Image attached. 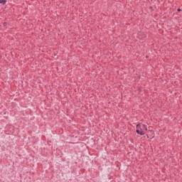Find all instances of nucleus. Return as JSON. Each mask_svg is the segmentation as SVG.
Segmentation results:
<instances>
[{"label": "nucleus", "mask_w": 182, "mask_h": 182, "mask_svg": "<svg viewBox=\"0 0 182 182\" xmlns=\"http://www.w3.org/2000/svg\"><path fill=\"white\" fill-rule=\"evenodd\" d=\"M136 134H139V136H144L146 134L145 132H147V125L144 124H137L136 126Z\"/></svg>", "instance_id": "nucleus-1"}, {"label": "nucleus", "mask_w": 182, "mask_h": 182, "mask_svg": "<svg viewBox=\"0 0 182 182\" xmlns=\"http://www.w3.org/2000/svg\"><path fill=\"white\" fill-rule=\"evenodd\" d=\"M148 132L150 133L149 136H151V139H154V131L149 130Z\"/></svg>", "instance_id": "nucleus-2"}, {"label": "nucleus", "mask_w": 182, "mask_h": 182, "mask_svg": "<svg viewBox=\"0 0 182 182\" xmlns=\"http://www.w3.org/2000/svg\"><path fill=\"white\" fill-rule=\"evenodd\" d=\"M0 4L1 5H6V0H0Z\"/></svg>", "instance_id": "nucleus-3"}, {"label": "nucleus", "mask_w": 182, "mask_h": 182, "mask_svg": "<svg viewBox=\"0 0 182 182\" xmlns=\"http://www.w3.org/2000/svg\"><path fill=\"white\" fill-rule=\"evenodd\" d=\"M6 25H8V23H6V22L3 23V26H6Z\"/></svg>", "instance_id": "nucleus-4"}, {"label": "nucleus", "mask_w": 182, "mask_h": 182, "mask_svg": "<svg viewBox=\"0 0 182 182\" xmlns=\"http://www.w3.org/2000/svg\"><path fill=\"white\" fill-rule=\"evenodd\" d=\"M146 137H147V139H151V136L149 134H146Z\"/></svg>", "instance_id": "nucleus-5"}, {"label": "nucleus", "mask_w": 182, "mask_h": 182, "mask_svg": "<svg viewBox=\"0 0 182 182\" xmlns=\"http://www.w3.org/2000/svg\"><path fill=\"white\" fill-rule=\"evenodd\" d=\"M177 11H178V12H181V9L178 8V9H177Z\"/></svg>", "instance_id": "nucleus-6"}, {"label": "nucleus", "mask_w": 182, "mask_h": 182, "mask_svg": "<svg viewBox=\"0 0 182 182\" xmlns=\"http://www.w3.org/2000/svg\"><path fill=\"white\" fill-rule=\"evenodd\" d=\"M151 9H153V7L150 6Z\"/></svg>", "instance_id": "nucleus-7"}]
</instances>
